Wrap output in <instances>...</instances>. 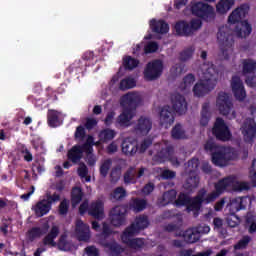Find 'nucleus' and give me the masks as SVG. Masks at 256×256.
Returning a JSON list of instances; mask_svg holds the SVG:
<instances>
[{"mask_svg":"<svg viewBox=\"0 0 256 256\" xmlns=\"http://www.w3.org/2000/svg\"><path fill=\"white\" fill-rule=\"evenodd\" d=\"M120 105L123 111L118 116L116 123H118L120 127H129L131 120L135 117L137 107L141 105V96L135 92H128L122 96Z\"/></svg>","mask_w":256,"mask_h":256,"instance_id":"obj_1","label":"nucleus"},{"mask_svg":"<svg viewBox=\"0 0 256 256\" xmlns=\"http://www.w3.org/2000/svg\"><path fill=\"white\" fill-rule=\"evenodd\" d=\"M202 69V79L200 82L196 83L193 87V93L195 97H205L207 93L213 91L215 89V85H217V68H215V64L204 63L201 67Z\"/></svg>","mask_w":256,"mask_h":256,"instance_id":"obj_2","label":"nucleus"},{"mask_svg":"<svg viewBox=\"0 0 256 256\" xmlns=\"http://www.w3.org/2000/svg\"><path fill=\"white\" fill-rule=\"evenodd\" d=\"M249 4H241L240 7L236 8L228 17V22L232 25L238 23L235 27V33L240 39L249 37L253 31V27L249 24V21L243 20L249 14Z\"/></svg>","mask_w":256,"mask_h":256,"instance_id":"obj_3","label":"nucleus"},{"mask_svg":"<svg viewBox=\"0 0 256 256\" xmlns=\"http://www.w3.org/2000/svg\"><path fill=\"white\" fill-rule=\"evenodd\" d=\"M59 226L54 225L50 229L49 233L43 238L42 243L48 247H57L59 251L68 253L73 250V240H69V235L64 232L59 237ZM59 237L58 241L55 242V238Z\"/></svg>","mask_w":256,"mask_h":256,"instance_id":"obj_4","label":"nucleus"},{"mask_svg":"<svg viewBox=\"0 0 256 256\" xmlns=\"http://www.w3.org/2000/svg\"><path fill=\"white\" fill-rule=\"evenodd\" d=\"M149 227L148 225H130L121 235V241L124 245H127L130 249H143L145 247V240L143 238H131L135 235H139L140 231H145Z\"/></svg>","mask_w":256,"mask_h":256,"instance_id":"obj_5","label":"nucleus"},{"mask_svg":"<svg viewBox=\"0 0 256 256\" xmlns=\"http://www.w3.org/2000/svg\"><path fill=\"white\" fill-rule=\"evenodd\" d=\"M61 201V195L54 192L51 194L50 192H47L45 194V197L38 201L33 207L32 211H34L36 217H43L51 211L53 207V203H59Z\"/></svg>","mask_w":256,"mask_h":256,"instance_id":"obj_6","label":"nucleus"},{"mask_svg":"<svg viewBox=\"0 0 256 256\" xmlns=\"http://www.w3.org/2000/svg\"><path fill=\"white\" fill-rule=\"evenodd\" d=\"M217 39L220 51L224 59L227 61L229 59V54L233 52V44L235 43L233 35L227 32V28L221 27L218 30Z\"/></svg>","mask_w":256,"mask_h":256,"instance_id":"obj_7","label":"nucleus"},{"mask_svg":"<svg viewBox=\"0 0 256 256\" xmlns=\"http://www.w3.org/2000/svg\"><path fill=\"white\" fill-rule=\"evenodd\" d=\"M207 199H209L207 190L205 188H201L196 196L190 198V202L188 203V206H186L188 213H191L192 211L194 212V217H199V211H201L203 205L213 203V201H208Z\"/></svg>","mask_w":256,"mask_h":256,"instance_id":"obj_8","label":"nucleus"},{"mask_svg":"<svg viewBox=\"0 0 256 256\" xmlns=\"http://www.w3.org/2000/svg\"><path fill=\"white\" fill-rule=\"evenodd\" d=\"M202 25L203 23L199 19H192L190 23L181 20L175 24V31L180 37H191L195 31L201 29Z\"/></svg>","mask_w":256,"mask_h":256,"instance_id":"obj_9","label":"nucleus"},{"mask_svg":"<svg viewBox=\"0 0 256 256\" xmlns=\"http://www.w3.org/2000/svg\"><path fill=\"white\" fill-rule=\"evenodd\" d=\"M165 230L168 231V233H174L175 237H183L185 243H197V241L201 239L199 232H195L193 229L183 231L179 225H167L165 226Z\"/></svg>","mask_w":256,"mask_h":256,"instance_id":"obj_10","label":"nucleus"},{"mask_svg":"<svg viewBox=\"0 0 256 256\" xmlns=\"http://www.w3.org/2000/svg\"><path fill=\"white\" fill-rule=\"evenodd\" d=\"M163 68V61L161 59L148 62L144 69V78L146 81H156V79L163 75Z\"/></svg>","mask_w":256,"mask_h":256,"instance_id":"obj_11","label":"nucleus"},{"mask_svg":"<svg viewBox=\"0 0 256 256\" xmlns=\"http://www.w3.org/2000/svg\"><path fill=\"white\" fill-rule=\"evenodd\" d=\"M191 13L192 15H195V17L204 19V21H207L208 19H215V10H213L211 5L203 2L194 3L191 6Z\"/></svg>","mask_w":256,"mask_h":256,"instance_id":"obj_12","label":"nucleus"},{"mask_svg":"<svg viewBox=\"0 0 256 256\" xmlns=\"http://www.w3.org/2000/svg\"><path fill=\"white\" fill-rule=\"evenodd\" d=\"M212 134L218 141H229L233 135L231 134V130H229V126L225 123L223 118H217L214 126L212 128Z\"/></svg>","mask_w":256,"mask_h":256,"instance_id":"obj_13","label":"nucleus"},{"mask_svg":"<svg viewBox=\"0 0 256 256\" xmlns=\"http://www.w3.org/2000/svg\"><path fill=\"white\" fill-rule=\"evenodd\" d=\"M233 183H235V177L233 176H228L219 180L214 186L215 191L207 194V201H212V203L216 201L217 198H219L220 195H222L225 192V189H227V187H233Z\"/></svg>","mask_w":256,"mask_h":256,"instance_id":"obj_14","label":"nucleus"},{"mask_svg":"<svg viewBox=\"0 0 256 256\" xmlns=\"http://www.w3.org/2000/svg\"><path fill=\"white\" fill-rule=\"evenodd\" d=\"M245 143H253L256 138L255 119L246 118L240 127Z\"/></svg>","mask_w":256,"mask_h":256,"instance_id":"obj_15","label":"nucleus"},{"mask_svg":"<svg viewBox=\"0 0 256 256\" xmlns=\"http://www.w3.org/2000/svg\"><path fill=\"white\" fill-rule=\"evenodd\" d=\"M127 219V207L117 205L109 211V220L111 225H123Z\"/></svg>","mask_w":256,"mask_h":256,"instance_id":"obj_16","label":"nucleus"},{"mask_svg":"<svg viewBox=\"0 0 256 256\" xmlns=\"http://www.w3.org/2000/svg\"><path fill=\"white\" fill-rule=\"evenodd\" d=\"M216 105L218 107L220 115H229L231 113V110L233 109V102L231 101V96L226 92L218 93Z\"/></svg>","mask_w":256,"mask_h":256,"instance_id":"obj_17","label":"nucleus"},{"mask_svg":"<svg viewBox=\"0 0 256 256\" xmlns=\"http://www.w3.org/2000/svg\"><path fill=\"white\" fill-rule=\"evenodd\" d=\"M88 215L96 221H103L105 219V202L101 199L92 201L89 204Z\"/></svg>","mask_w":256,"mask_h":256,"instance_id":"obj_18","label":"nucleus"},{"mask_svg":"<svg viewBox=\"0 0 256 256\" xmlns=\"http://www.w3.org/2000/svg\"><path fill=\"white\" fill-rule=\"evenodd\" d=\"M231 88L236 101H245L247 92L245 91V86L243 85V81H241L239 76L232 77Z\"/></svg>","mask_w":256,"mask_h":256,"instance_id":"obj_19","label":"nucleus"},{"mask_svg":"<svg viewBox=\"0 0 256 256\" xmlns=\"http://www.w3.org/2000/svg\"><path fill=\"white\" fill-rule=\"evenodd\" d=\"M231 159V153L225 151V148L223 147L214 152L211 156V161L216 167H227Z\"/></svg>","mask_w":256,"mask_h":256,"instance_id":"obj_20","label":"nucleus"},{"mask_svg":"<svg viewBox=\"0 0 256 256\" xmlns=\"http://www.w3.org/2000/svg\"><path fill=\"white\" fill-rule=\"evenodd\" d=\"M172 109L178 113V115H183L187 113V100L185 96L180 93H175L171 96Z\"/></svg>","mask_w":256,"mask_h":256,"instance_id":"obj_21","label":"nucleus"},{"mask_svg":"<svg viewBox=\"0 0 256 256\" xmlns=\"http://www.w3.org/2000/svg\"><path fill=\"white\" fill-rule=\"evenodd\" d=\"M49 233V225L34 226L26 232V239L29 243H33L36 239H41L43 235Z\"/></svg>","mask_w":256,"mask_h":256,"instance_id":"obj_22","label":"nucleus"},{"mask_svg":"<svg viewBox=\"0 0 256 256\" xmlns=\"http://www.w3.org/2000/svg\"><path fill=\"white\" fill-rule=\"evenodd\" d=\"M175 123V112L171 109V106H164L160 111V125L169 129V126Z\"/></svg>","mask_w":256,"mask_h":256,"instance_id":"obj_23","label":"nucleus"},{"mask_svg":"<svg viewBox=\"0 0 256 256\" xmlns=\"http://www.w3.org/2000/svg\"><path fill=\"white\" fill-rule=\"evenodd\" d=\"M151 129H153V122L145 116H141L138 119L137 124L134 126V130L137 135H148Z\"/></svg>","mask_w":256,"mask_h":256,"instance_id":"obj_24","label":"nucleus"},{"mask_svg":"<svg viewBox=\"0 0 256 256\" xmlns=\"http://www.w3.org/2000/svg\"><path fill=\"white\" fill-rule=\"evenodd\" d=\"M122 153L127 157H133L139 151L137 140L134 138H125L122 142Z\"/></svg>","mask_w":256,"mask_h":256,"instance_id":"obj_25","label":"nucleus"},{"mask_svg":"<svg viewBox=\"0 0 256 256\" xmlns=\"http://www.w3.org/2000/svg\"><path fill=\"white\" fill-rule=\"evenodd\" d=\"M150 28L152 29L153 33H158L160 35H165L169 33V24L165 22V20H155L152 19L150 21Z\"/></svg>","mask_w":256,"mask_h":256,"instance_id":"obj_26","label":"nucleus"},{"mask_svg":"<svg viewBox=\"0 0 256 256\" xmlns=\"http://www.w3.org/2000/svg\"><path fill=\"white\" fill-rule=\"evenodd\" d=\"M75 233L76 239L79 241H84V243L89 242L91 239V230L87 225H76Z\"/></svg>","mask_w":256,"mask_h":256,"instance_id":"obj_27","label":"nucleus"},{"mask_svg":"<svg viewBox=\"0 0 256 256\" xmlns=\"http://www.w3.org/2000/svg\"><path fill=\"white\" fill-rule=\"evenodd\" d=\"M129 209L134 211V213H141V211H145L147 209V200L143 198H131L129 202Z\"/></svg>","mask_w":256,"mask_h":256,"instance_id":"obj_28","label":"nucleus"},{"mask_svg":"<svg viewBox=\"0 0 256 256\" xmlns=\"http://www.w3.org/2000/svg\"><path fill=\"white\" fill-rule=\"evenodd\" d=\"M67 157L69 161L72 163H79L81 159H83V150L81 149V145H74L67 153Z\"/></svg>","mask_w":256,"mask_h":256,"instance_id":"obj_29","label":"nucleus"},{"mask_svg":"<svg viewBox=\"0 0 256 256\" xmlns=\"http://www.w3.org/2000/svg\"><path fill=\"white\" fill-rule=\"evenodd\" d=\"M256 61L251 58L242 59V74L255 75Z\"/></svg>","mask_w":256,"mask_h":256,"instance_id":"obj_30","label":"nucleus"},{"mask_svg":"<svg viewBox=\"0 0 256 256\" xmlns=\"http://www.w3.org/2000/svg\"><path fill=\"white\" fill-rule=\"evenodd\" d=\"M83 189L79 186H75L71 190V205L77 207L81 201H83Z\"/></svg>","mask_w":256,"mask_h":256,"instance_id":"obj_31","label":"nucleus"},{"mask_svg":"<svg viewBox=\"0 0 256 256\" xmlns=\"http://www.w3.org/2000/svg\"><path fill=\"white\" fill-rule=\"evenodd\" d=\"M116 135L117 133L115 130L105 128L99 132L98 138L101 143H109V141H113V139H115Z\"/></svg>","mask_w":256,"mask_h":256,"instance_id":"obj_32","label":"nucleus"},{"mask_svg":"<svg viewBox=\"0 0 256 256\" xmlns=\"http://www.w3.org/2000/svg\"><path fill=\"white\" fill-rule=\"evenodd\" d=\"M124 183L125 185H135L137 183V170L135 166H130L124 173Z\"/></svg>","mask_w":256,"mask_h":256,"instance_id":"obj_33","label":"nucleus"},{"mask_svg":"<svg viewBox=\"0 0 256 256\" xmlns=\"http://www.w3.org/2000/svg\"><path fill=\"white\" fill-rule=\"evenodd\" d=\"M173 153H175V148L171 145L162 148L156 155L160 162L167 161V159H173Z\"/></svg>","mask_w":256,"mask_h":256,"instance_id":"obj_34","label":"nucleus"},{"mask_svg":"<svg viewBox=\"0 0 256 256\" xmlns=\"http://www.w3.org/2000/svg\"><path fill=\"white\" fill-rule=\"evenodd\" d=\"M233 5H235V0H220L216 5L217 13H220V15H225V13H227V11H229Z\"/></svg>","mask_w":256,"mask_h":256,"instance_id":"obj_35","label":"nucleus"},{"mask_svg":"<svg viewBox=\"0 0 256 256\" xmlns=\"http://www.w3.org/2000/svg\"><path fill=\"white\" fill-rule=\"evenodd\" d=\"M125 197H127V190L123 186H118L110 194V201H123Z\"/></svg>","mask_w":256,"mask_h":256,"instance_id":"obj_36","label":"nucleus"},{"mask_svg":"<svg viewBox=\"0 0 256 256\" xmlns=\"http://www.w3.org/2000/svg\"><path fill=\"white\" fill-rule=\"evenodd\" d=\"M122 64L126 71H133V69L139 67V60L131 56H124Z\"/></svg>","mask_w":256,"mask_h":256,"instance_id":"obj_37","label":"nucleus"},{"mask_svg":"<svg viewBox=\"0 0 256 256\" xmlns=\"http://www.w3.org/2000/svg\"><path fill=\"white\" fill-rule=\"evenodd\" d=\"M190 177L186 179L183 187L186 191H193L199 187V178L195 174H189Z\"/></svg>","mask_w":256,"mask_h":256,"instance_id":"obj_38","label":"nucleus"},{"mask_svg":"<svg viewBox=\"0 0 256 256\" xmlns=\"http://www.w3.org/2000/svg\"><path fill=\"white\" fill-rule=\"evenodd\" d=\"M47 123L49 127H59V112L57 110H48Z\"/></svg>","mask_w":256,"mask_h":256,"instance_id":"obj_39","label":"nucleus"},{"mask_svg":"<svg viewBox=\"0 0 256 256\" xmlns=\"http://www.w3.org/2000/svg\"><path fill=\"white\" fill-rule=\"evenodd\" d=\"M176 199L177 191L175 189H171L163 193L161 204L165 207L166 205H169V203H173Z\"/></svg>","mask_w":256,"mask_h":256,"instance_id":"obj_40","label":"nucleus"},{"mask_svg":"<svg viewBox=\"0 0 256 256\" xmlns=\"http://www.w3.org/2000/svg\"><path fill=\"white\" fill-rule=\"evenodd\" d=\"M246 207L247 206L244 204V200L241 197L234 198L230 201V209L231 211H235V213L243 211Z\"/></svg>","mask_w":256,"mask_h":256,"instance_id":"obj_41","label":"nucleus"},{"mask_svg":"<svg viewBox=\"0 0 256 256\" xmlns=\"http://www.w3.org/2000/svg\"><path fill=\"white\" fill-rule=\"evenodd\" d=\"M189 203H191V197L183 192H181L175 200L176 207H187Z\"/></svg>","mask_w":256,"mask_h":256,"instance_id":"obj_42","label":"nucleus"},{"mask_svg":"<svg viewBox=\"0 0 256 256\" xmlns=\"http://www.w3.org/2000/svg\"><path fill=\"white\" fill-rule=\"evenodd\" d=\"M172 139H185V130L181 124H176L171 130Z\"/></svg>","mask_w":256,"mask_h":256,"instance_id":"obj_43","label":"nucleus"},{"mask_svg":"<svg viewBox=\"0 0 256 256\" xmlns=\"http://www.w3.org/2000/svg\"><path fill=\"white\" fill-rule=\"evenodd\" d=\"M199 169V158H192L188 161L187 167H186V173L189 175H193L197 173V170Z\"/></svg>","mask_w":256,"mask_h":256,"instance_id":"obj_44","label":"nucleus"},{"mask_svg":"<svg viewBox=\"0 0 256 256\" xmlns=\"http://www.w3.org/2000/svg\"><path fill=\"white\" fill-rule=\"evenodd\" d=\"M137 85L135 79L133 78H125L120 81L119 89L121 91H127V89H133Z\"/></svg>","mask_w":256,"mask_h":256,"instance_id":"obj_45","label":"nucleus"},{"mask_svg":"<svg viewBox=\"0 0 256 256\" xmlns=\"http://www.w3.org/2000/svg\"><path fill=\"white\" fill-rule=\"evenodd\" d=\"M221 148L222 147L217 145L213 140H208L204 144V151H206V153H210L211 156L213 155V153H216V151H219Z\"/></svg>","mask_w":256,"mask_h":256,"instance_id":"obj_46","label":"nucleus"},{"mask_svg":"<svg viewBox=\"0 0 256 256\" xmlns=\"http://www.w3.org/2000/svg\"><path fill=\"white\" fill-rule=\"evenodd\" d=\"M83 62L81 60L76 61L69 67L70 73H75V75H79V73H83L87 68V64L81 65Z\"/></svg>","mask_w":256,"mask_h":256,"instance_id":"obj_47","label":"nucleus"},{"mask_svg":"<svg viewBox=\"0 0 256 256\" xmlns=\"http://www.w3.org/2000/svg\"><path fill=\"white\" fill-rule=\"evenodd\" d=\"M249 243H251V237L243 236V238L234 245V251H241L243 249H247Z\"/></svg>","mask_w":256,"mask_h":256,"instance_id":"obj_48","label":"nucleus"},{"mask_svg":"<svg viewBox=\"0 0 256 256\" xmlns=\"http://www.w3.org/2000/svg\"><path fill=\"white\" fill-rule=\"evenodd\" d=\"M113 165V161L111 159H106L100 166V175L101 177L105 178L109 175V169Z\"/></svg>","mask_w":256,"mask_h":256,"instance_id":"obj_49","label":"nucleus"},{"mask_svg":"<svg viewBox=\"0 0 256 256\" xmlns=\"http://www.w3.org/2000/svg\"><path fill=\"white\" fill-rule=\"evenodd\" d=\"M159 51V43L155 41H150L144 46V53L149 55V53H157Z\"/></svg>","mask_w":256,"mask_h":256,"instance_id":"obj_50","label":"nucleus"},{"mask_svg":"<svg viewBox=\"0 0 256 256\" xmlns=\"http://www.w3.org/2000/svg\"><path fill=\"white\" fill-rule=\"evenodd\" d=\"M249 177L252 187H256V158L252 160V164L249 170Z\"/></svg>","mask_w":256,"mask_h":256,"instance_id":"obj_51","label":"nucleus"},{"mask_svg":"<svg viewBox=\"0 0 256 256\" xmlns=\"http://www.w3.org/2000/svg\"><path fill=\"white\" fill-rule=\"evenodd\" d=\"M194 53H195V48L193 47L186 48L180 53V61H189V59L193 57Z\"/></svg>","mask_w":256,"mask_h":256,"instance_id":"obj_52","label":"nucleus"},{"mask_svg":"<svg viewBox=\"0 0 256 256\" xmlns=\"http://www.w3.org/2000/svg\"><path fill=\"white\" fill-rule=\"evenodd\" d=\"M86 135H87V133L85 132V127L80 125L76 128V131L74 133V137H75L76 141H83V139H85Z\"/></svg>","mask_w":256,"mask_h":256,"instance_id":"obj_53","label":"nucleus"},{"mask_svg":"<svg viewBox=\"0 0 256 256\" xmlns=\"http://www.w3.org/2000/svg\"><path fill=\"white\" fill-rule=\"evenodd\" d=\"M131 225H149V217L145 214H141L135 218V222Z\"/></svg>","mask_w":256,"mask_h":256,"instance_id":"obj_54","label":"nucleus"},{"mask_svg":"<svg viewBox=\"0 0 256 256\" xmlns=\"http://www.w3.org/2000/svg\"><path fill=\"white\" fill-rule=\"evenodd\" d=\"M121 179V169L113 168L110 172L111 183H117Z\"/></svg>","mask_w":256,"mask_h":256,"instance_id":"obj_55","label":"nucleus"},{"mask_svg":"<svg viewBox=\"0 0 256 256\" xmlns=\"http://www.w3.org/2000/svg\"><path fill=\"white\" fill-rule=\"evenodd\" d=\"M58 211L60 215H67L69 213V201L67 199L60 202Z\"/></svg>","mask_w":256,"mask_h":256,"instance_id":"obj_56","label":"nucleus"},{"mask_svg":"<svg viewBox=\"0 0 256 256\" xmlns=\"http://www.w3.org/2000/svg\"><path fill=\"white\" fill-rule=\"evenodd\" d=\"M99 121L95 118H86V122L84 124V127L88 130L91 131L97 127Z\"/></svg>","mask_w":256,"mask_h":256,"instance_id":"obj_57","label":"nucleus"},{"mask_svg":"<svg viewBox=\"0 0 256 256\" xmlns=\"http://www.w3.org/2000/svg\"><path fill=\"white\" fill-rule=\"evenodd\" d=\"M195 83V75L188 74L183 78L184 89H189Z\"/></svg>","mask_w":256,"mask_h":256,"instance_id":"obj_58","label":"nucleus"},{"mask_svg":"<svg viewBox=\"0 0 256 256\" xmlns=\"http://www.w3.org/2000/svg\"><path fill=\"white\" fill-rule=\"evenodd\" d=\"M151 145H153V140L150 138H145L140 145V153H145L149 147H151Z\"/></svg>","mask_w":256,"mask_h":256,"instance_id":"obj_59","label":"nucleus"},{"mask_svg":"<svg viewBox=\"0 0 256 256\" xmlns=\"http://www.w3.org/2000/svg\"><path fill=\"white\" fill-rule=\"evenodd\" d=\"M84 253H86L87 256H99V249L94 245L87 246L84 249Z\"/></svg>","mask_w":256,"mask_h":256,"instance_id":"obj_60","label":"nucleus"},{"mask_svg":"<svg viewBox=\"0 0 256 256\" xmlns=\"http://www.w3.org/2000/svg\"><path fill=\"white\" fill-rule=\"evenodd\" d=\"M21 153L24 157V161H27V163H31L33 161V154H31V151L27 147H22Z\"/></svg>","mask_w":256,"mask_h":256,"instance_id":"obj_61","label":"nucleus"},{"mask_svg":"<svg viewBox=\"0 0 256 256\" xmlns=\"http://www.w3.org/2000/svg\"><path fill=\"white\" fill-rule=\"evenodd\" d=\"M78 175L81 177V179H85L87 175H89V168H87V165L82 164L78 168Z\"/></svg>","mask_w":256,"mask_h":256,"instance_id":"obj_62","label":"nucleus"},{"mask_svg":"<svg viewBox=\"0 0 256 256\" xmlns=\"http://www.w3.org/2000/svg\"><path fill=\"white\" fill-rule=\"evenodd\" d=\"M162 179H175L177 177V173L173 170H164L161 173Z\"/></svg>","mask_w":256,"mask_h":256,"instance_id":"obj_63","label":"nucleus"},{"mask_svg":"<svg viewBox=\"0 0 256 256\" xmlns=\"http://www.w3.org/2000/svg\"><path fill=\"white\" fill-rule=\"evenodd\" d=\"M246 223L247 225H256V216L253 213L248 212L246 215Z\"/></svg>","mask_w":256,"mask_h":256,"instance_id":"obj_64","label":"nucleus"}]
</instances>
